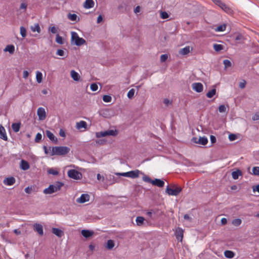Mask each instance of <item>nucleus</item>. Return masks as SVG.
Instances as JSON below:
<instances>
[{"label":"nucleus","mask_w":259,"mask_h":259,"mask_svg":"<svg viewBox=\"0 0 259 259\" xmlns=\"http://www.w3.org/2000/svg\"><path fill=\"white\" fill-rule=\"evenodd\" d=\"M70 150V148L66 146L53 147L51 155H64L68 153Z\"/></svg>","instance_id":"1"},{"label":"nucleus","mask_w":259,"mask_h":259,"mask_svg":"<svg viewBox=\"0 0 259 259\" xmlns=\"http://www.w3.org/2000/svg\"><path fill=\"white\" fill-rule=\"evenodd\" d=\"M142 179L145 182L151 183L153 185L157 186L160 188L163 187L164 185V182L162 180L158 179L152 180L150 178L146 175L143 177Z\"/></svg>","instance_id":"2"},{"label":"nucleus","mask_w":259,"mask_h":259,"mask_svg":"<svg viewBox=\"0 0 259 259\" xmlns=\"http://www.w3.org/2000/svg\"><path fill=\"white\" fill-rule=\"evenodd\" d=\"M71 41L76 46H80L85 43V40L81 37H79L78 34L74 31L71 32Z\"/></svg>","instance_id":"3"},{"label":"nucleus","mask_w":259,"mask_h":259,"mask_svg":"<svg viewBox=\"0 0 259 259\" xmlns=\"http://www.w3.org/2000/svg\"><path fill=\"white\" fill-rule=\"evenodd\" d=\"M118 132L117 130H109L106 131H101L100 132H97L96 133V136L97 138H99L101 137H104L108 136H116L117 135Z\"/></svg>","instance_id":"4"},{"label":"nucleus","mask_w":259,"mask_h":259,"mask_svg":"<svg viewBox=\"0 0 259 259\" xmlns=\"http://www.w3.org/2000/svg\"><path fill=\"white\" fill-rule=\"evenodd\" d=\"M118 132L117 130H109L106 131H101L100 132H97L96 133V136L97 138H99L101 137H104L108 136H116L117 135Z\"/></svg>","instance_id":"5"},{"label":"nucleus","mask_w":259,"mask_h":259,"mask_svg":"<svg viewBox=\"0 0 259 259\" xmlns=\"http://www.w3.org/2000/svg\"><path fill=\"white\" fill-rule=\"evenodd\" d=\"M173 188L169 187L168 186L166 188L165 192L169 195L177 196L182 191V188L179 187L172 186Z\"/></svg>","instance_id":"6"},{"label":"nucleus","mask_w":259,"mask_h":259,"mask_svg":"<svg viewBox=\"0 0 259 259\" xmlns=\"http://www.w3.org/2000/svg\"><path fill=\"white\" fill-rule=\"evenodd\" d=\"M68 176L69 178L74 180H80L82 178V174L75 169H70L68 170Z\"/></svg>","instance_id":"7"},{"label":"nucleus","mask_w":259,"mask_h":259,"mask_svg":"<svg viewBox=\"0 0 259 259\" xmlns=\"http://www.w3.org/2000/svg\"><path fill=\"white\" fill-rule=\"evenodd\" d=\"M192 142L200 144L202 145H205L208 143V140L205 137H200L199 139L196 137H193L192 140Z\"/></svg>","instance_id":"8"},{"label":"nucleus","mask_w":259,"mask_h":259,"mask_svg":"<svg viewBox=\"0 0 259 259\" xmlns=\"http://www.w3.org/2000/svg\"><path fill=\"white\" fill-rule=\"evenodd\" d=\"M33 228L35 232H36L39 236H42L44 235L42 226L38 223H35L33 225Z\"/></svg>","instance_id":"9"},{"label":"nucleus","mask_w":259,"mask_h":259,"mask_svg":"<svg viewBox=\"0 0 259 259\" xmlns=\"http://www.w3.org/2000/svg\"><path fill=\"white\" fill-rule=\"evenodd\" d=\"M192 89L197 93H201L203 89V84L200 82H195L192 84Z\"/></svg>","instance_id":"10"},{"label":"nucleus","mask_w":259,"mask_h":259,"mask_svg":"<svg viewBox=\"0 0 259 259\" xmlns=\"http://www.w3.org/2000/svg\"><path fill=\"white\" fill-rule=\"evenodd\" d=\"M90 200V196L88 194H82L81 196L76 199V202L79 203H83Z\"/></svg>","instance_id":"11"},{"label":"nucleus","mask_w":259,"mask_h":259,"mask_svg":"<svg viewBox=\"0 0 259 259\" xmlns=\"http://www.w3.org/2000/svg\"><path fill=\"white\" fill-rule=\"evenodd\" d=\"M183 233L184 231L182 228L178 227L176 231V236L178 240L182 241V239L183 238Z\"/></svg>","instance_id":"12"},{"label":"nucleus","mask_w":259,"mask_h":259,"mask_svg":"<svg viewBox=\"0 0 259 259\" xmlns=\"http://www.w3.org/2000/svg\"><path fill=\"white\" fill-rule=\"evenodd\" d=\"M15 179L13 177H11L5 179L3 183L6 185L12 186L15 184Z\"/></svg>","instance_id":"13"},{"label":"nucleus","mask_w":259,"mask_h":259,"mask_svg":"<svg viewBox=\"0 0 259 259\" xmlns=\"http://www.w3.org/2000/svg\"><path fill=\"white\" fill-rule=\"evenodd\" d=\"M141 173L142 174L139 170L137 169L135 170H132L128 171V177L129 178L132 179L137 178L139 177V174Z\"/></svg>","instance_id":"14"},{"label":"nucleus","mask_w":259,"mask_h":259,"mask_svg":"<svg viewBox=\"0 0 259 259\" xmlns=\"http://www.w3.org/2000/svg\"><path fill=\"white\" fill-rule=\"evenodd\" d=\"M0 138L6 141L8 140L6 130L1 125H0Z\"/></svg>","instance_id":"15"},{"label":"nucleus","mask_w":259,"mask_h":259,"mask_svg":"<svg viewBox=\"0 0 259 259\" xmlns=\"http://www.w3.org/2000/svg\"><path fill=\"white\" fill-rule=\"evenodd\" d=\"M52 232L58 237H61L64 235L63 231L58 228H53Z\"/></svg>","instance_id":"16"},{"label":"nucleus","mask_w":259,"mask_h":259,"mask_svg":"<svg viewBox=\"0 0 259 259\" xmlns=\"http://www.w3.org/2000/svg\"><path fill=\"white\" fill-rule=\"evenodd\" d=\"M54 187L53 185H50L49 187L44 190V193L46 194H51L55 192Z\"/></svg>","instance_id":"17"},{"label":"nucleus","mask_w":259,"mask_h":259,"mask_svg":"<svg viewBox=\"0 0 259 259\" xmlns=\"http://www.w3.org/2000/svg\"><path fill=\"white\" fill-rule=\"evenodd\" d=\"M47 136L52 141L55 142L56 144L57 143V138H56L54 134L50 131H46V132Z\"/></svg>","instance_id":"18"},{"label":"nucleus","mask_w":259,"mask_h":259,"mask_svg":"<svg viewBox=\"0 0 259 259\" xmlns=\"http://www.w3.org/2000/svg\"><path fill=\"white\" fill-rule=\"evenodd\" d=\"M94 2L93 0H85L83 6L85 9H91L94 7Z\"/></svg>","instance_id":"19"},{"label":"nucleus","mask_w":259,"mask_h":259,"mask_svg":"<svg viewBox=\"0 0 259 259\" xmlns=\"http://www.w3.org/2000/svg\"><path fill=\"white\" fill-rule=\"evenodd\" d=\"M70 75L74 81H78L80 79V75L74 70L70 71Z\"/></svg>","instance_id":"20"},{"label":"nucleus","mask_w":259,"mask_h":259,"mask_svg":"<svg viewBox=\"0 0 259 259\" xmlns=\"http://www.w3.org/2000/svg\"><path fill=\"white\" fill-rule=\"evenodd\" d=\"M20 167L22 169L26 170L29 168L30 166L28 162L24 160L21 161Z\"/></svg>","instance_id":"21"},{"label":"nucleus","mask_w":259,"mask_h":259,"mask_svg":"<svg viewBox=\"0 0 259 259\" xmlns=\"http://www.w3.org/2000/svg\"><path fill=\"white\" fill-rule=\"evenodd\" d=\"M87 124L84 121H80L76 123V127L78 130H80L82 128L84 129L87 128Z\"/></svg>","instance_id":"22"},{"label":"nucleus","mask_w":259,"mask_h":259,"mask_svg":"<svg viewBox=\"0 0 259 259\" xmlns=\"http://www.w3.org/2000/svg\"><path fill=\"white\" fill-rule=\"evenodd\" d=\"M81 234L85 238H89L94 234V232L88 230H82L81 231Z\"/></svg>","instance_id":"23"},{"label":"nucleus","mask_w":259,"mask_h":259,"mask_svg":"<svg viewBox=\"0 0 259 259\" xmlns=\"http://www.w3.org/2000/svg\"><path fill=\"white\" fill-rule=\"evenodd\" d=\"M67 18L72 21H78L79 20V18L75 14L69 13L67 15Z\"/></svg>","instance_id":"24"},{"label":"nucleus","mask_w":259,"mask_h":259,"mask_svg":"<svg viewBox=\"0 0 259 259\" xmlns=\"http://www.w3.org/2000/svg\"><path fill=\"white\" fill-rule=\"evenodd\" d=\"M220 8L229 14H231L233 12L232 9L224 3L223 4Z\"/></svg>","instance_id":"25"},{"label":"nucleus","mask_w":259,"mask_h":259,"mask_svg":"<svg viewBox=\"0 0 259 259\" xmlns=\"http://www.w3.org/2000/svg\"><path fill=\"white\" fill-rule=\"evenodd\" d=\"M30 29L33 32H37L38 33H40L41 31L40 27L39 24L38 23H35L34 24V25L31 26L30 27Z\"/></svg>","instance_id":"26"},{"label":"nucleus","mask_w":259,"mask_h":259,"mask_svg":"<svg viewBox=\"0 0 259 259\" xmlns=\"http://www.w3.org/2000/svg\"><path fill=\"white\" fill-rule=\"evenodd\" d=\"M21 126V122L13 123L12 124V128L14 132L17 133L19 131Z\"/></svg>","instance_id":"27"},{"label":"nucleus","mask_w":259,"mask_h":259,"mask_svg":"<svg viewBox=\"0 0 259 259\" xmlns=\"http://www.w3.org/2000/svg\"><path fill=\"white\" fill-rule=\"evenodd\" d=\"M242 173L241 170L238 169L232 172V176L233 179L237 180L238 179L239 176H241Z\"/></svg>","instance_id":"28"},{"label":"nucleus","mask_w":259,"mask_h":259,"mask_svg":"<svg viewBox=\"0 0 259 259\" xmlns=\"http://www.w3.org/2000/svg\"><path fill=\"white\" fill-rule=\"evenodd\" d=\"M190 52V47L189 46L185 47V48L181 49L179 51V53L182 55H185L188 54Z\"/></svg>","instance_id":"29"},{"label":"nucleus","mask_w":259,"mask_h":259,"mask_svg":"<svg viewBox=\"0 0 259 259\" xmlns=\"http://www.w3.org/2000/svg\"><path fill=\"white\" fill-rule=\"evenodd\" d=\"M15 51V47L13 45H10L6 46L4 49L5 52H8L10 54H13Z\"/></svg>","instance_id":"30"},{"label":"nucleus","mask_w":259,"mask_h":259,"mask_svg":"<svg viewBox=\"0 0 259 259\" xmlns=\"http://www.w3.org/2000/svg\"><path fill=\"white\" fill-rule=\"evenodd\" d=\"M63 183L60 182H57L54 184H53L55 189V191H56V192L60 190L61 187L63 186Z\"/></svg>","instance_id":"31"},{"label":"nucleus","mask_w":259,"mask_h":259,"mask_svg":"<svg viewBox=\"0 0 259 259\" xmlns=\"http://www.w3.org/2000/svg\"><path fill=\"white\" fill-rule=\"evenodd\" d=\"M36 79L38 83H41L42 80V74L41 72L37 71L36 72Z\"/></svg>","instance_id":"32"},{"label":"nucleus","mask_w":259,"mask_h":259,"mask_svg":"<svg viewBox=\"0 0 259 259\" xmlns=\"http://www.w3.org/2000/svg\"><path fill=\"white\" fill-rule=\"evenodd\" d=\"M224 255L227 258H231L234 256L235 253L232 251L226 250L224 252Z\"/></svg>","instance_id":"33"},{"label":"nucleus","mask_w":259,"mask_h":259,"mask_svg":"<svg viewBox=\"0 0 259 259\" xmlns=\"http://www.w3.org/2000/svg\"><path fill=\"white\" fill-rule=\"evenodd\" d=\"M145 219L143 217H137L136 220L138 226H142L143 224Z\"/></svg>","instance_id":"34"},{"label":"nucleus","mask_w":259,"mask_h":259,"mask_svg":"<svg viewBox=\"0 0 259 259\" xmlns=\"http://www.w3.org/2000/svg\"><path fill=\"white\" fill-rule=\"evenodd\" d=\"M114 242L112 240H109L107 242L106 247L108 249H112L114 246Z\"/></svg>","instance_id":"35"},{"label":"nucleus","mask_w":259,"mask_h":259,"mask_svg":"<svg viewBox=\"0 0 259 259\" xmlns=\"http://www.w3.org/2000/svg\"><path fill=\"white\" fill-rule=\"evenodd\" d=\"M216 94L215 89H213L209 91L207 94L206 96L208 98H211Z\"/></svg>","instance_id":"36"},{"label":"nucleus","mask_w":259,"mask_h":259,"mask_svg":"<svg viewBox=\"0 0 259 259\" xmlns=\"http://www.w3.org/2000/svg\"><path fill=\"white\" fill-rule=\"evenodd\" d=\"M214 50L217 52H219L223 49V46L220 44H215L213 46Z\"/></svg>","instance_id":"37"},{"label":"nucleus","mask_w":259,"mask_h":259,"mask_svg":"<svg viewBox=\"0 0 259 259\" xmlns=\"http://www.w3.org/2000/svg\"><path fill=\"white\" fill-rule=\"evenodd\" d=\"M242 221L240 219H236L232 221V224L235 226H239L241 225Z\"/></svg>","instance_id":"38"},{"label":"nucleus","mask_w":259,"mask_h":259,"mask_svg":"<svg viewBox=\"0 0 259 259\" xmlns=\"http://www.w3.org/2000/svg\"><path fill=\"white\" fill-rule=\"evenodd\" d=\"M226 25L225 24L221 25L218 26L215 29V31L218 32H222L225 30Z\"/></svg>","instance_id":"39"},{"label":"nucleus","mask_w":259,"mask_h":259,"mask_svg":"<svg viewBox=\"0 0 259 259\" xmlns=\"http://www.w3.org/2000/svg\"><path fill=\"white\" fill-rule=\"evenodd\" d=\"M56 41L57 43L60 45H63L64 44L63 38L59 34L56 35Z\"/></svg>","instance_id":"40"},{"label":"nucleus","mask_w":259,"mask_h":259,"mask_svg":"<svg viewBox=\"0 0 259 259\" xmlns=\"http://www.w3.org/2000/svg\"><path fill=\"white\" fill-rule=\"evenodd\" d=\"M20 34L22 37H25L26 36V30L23 26H21L20 28Z\"/></svg>","instance_id":"41"},{"label":"nucleus","mask_w":259,"mask_h":259,"mask_svg":"<svg viewBox=\"0 0 259 259\" xmlns=\"http://www.w3.org/2000/svg\"><path fill=\"white\" fill-rule=\"evenodd\" d=\"M103 100L106 103L110 102L111 101V97L109 95H104L103 97Z\"/></svg>","instance_id":"42"},{"label":"nucleus","mask_w":259,"mask_h":259,"mask_svg":"<svg viewBox=\"0 0 259 259\" xmlns=\"http://www.w3.org/2000/svg\"><path fill=\"white\" fill-rule=\"evenodd\" d=\"M135 94V90L134 89H131L127 93V97L129 99H132Z\"/></svg>","instance_id":"43"},{"label":"nucleus","mask_w":259,"mask_h":259,"mask_svg":"<svg viewBox=\"0 0 259 259\" xmlns=\"http://www.w3.org/2000/svg\"><path fill=\"white\" fill-rule=\"evenodd\" d=\"M227 107L225 105H221L219 107V111L221 113L226 111Z\"/></svg>","instance_id":"44"},{"label":"nucleus","mask_w":259,"mask_h":259,"mask_svg":"<svg viewBox=\"0 0 259 259\" xmlns=\"http://www.w3.org/2000/svg\"><path fill=\"white\" fill-rule=\"evenodd\" d=\"M252 172H253V174L255 176H259V167L258 166L253 167L252 168Z\"/></svg>","instance_id":"45"},{"label":"nucleus","mask_w":259,"mask_h":259,"mask_svg":"<svg viewBox=\"0 0 259 259\" xmlns=\"http://www.w3.org/2000/svg\"><path fill=\"white\" fill-rule=\"evenodd\" d=\"M223 64H224L225 68H227L231 66V62L227 59L223 61Z\"/></svg>","instance_id":"46"},{"label":"nucleus","mask_w":259,"mask_h":259,"mask_svg":"<svg viewBox=\"0 0 259 259\" xmlns=\"http://www.w3.org/2000/svg\"><path fill=\"white\" fill-rule=\"evenodd\" d=\"M42 138V136L40 133H37L35 138V142L36 143H39Z\"/></svg>","instance_id":"47"},{"label":"nucleus","mask_w":259,"mask_h":259,"mask_svg":"<svg viewBox=\"0 0 259 259\" xmlns=\"http://www.w3.org/2000/svg\"><path fill=\"white\" fill-rule=\"evenodd\" d=\"M27 7V5L25 3H22L20 6V9L22 10L23 12H25Z\"/></svg>","instance_id":"48"},{"label":"nucleus","mask_w":259,"mask_h":259,"mask_svg":"<svg viewBox=\"0 0 259 259\" xmlns=\"http://www.w3.org/2000/svg\"><path fill=\"white\" fill-rule=\"evenodd\" d=\"M90 88H91V90L92 91H97L98 89V86L96 83H94L91 84Z\"/></svg>","instance_id":"49"},{"label":"nucleus","mask_w":259,"mask_h":259,"mask_svg":"<svg viewBox=\"0 0 259 259\" xmlns=\"http://www.w3.org/2000/svg\"><path fill=\"white\" fill-rule=\"evenodd\" d=\"M48 172L49 174H52L53 175H57L58 174V172L53 168L49 169L48 170Z\"/></svg>","instance_id":"50"},{"label":"nucleus","mask_w":259,"mask_h":259,"mask_svg":"<svg viewBox=\"0 0 259 259\" xmlns=\"http://www.w3.org/2000/svg\"><path fill=\"white\" fill-rule=\"evenodd\" d=\"M212 1L217 6H218L220 8L222 6L223 3L221 0H212Z\"/></svg>","instance_id":"51"},{"label":"nucleus","mask_w":259,"mask_h":259,"mask_svg":"<svg viewBox=\"0 0 259 259\" xmlns=\"http://www.w3.org/2000/svg\"><path fill=\"white\" fill-rule=\"evenodd\" d=\"M212 1L217 6H218L220 8L222 6L223 3L221 0H212Z\"/></svg>","instance_id":"52"},{"label":"nucleus","mask_w":259,"mask_h":259,"mask_svg":"<svg viewBox=\"0 0 259 259\" xmlns=\"http://www.w3.org/2000/svg\"><path fill=\"white\" fill-rule=\"evenodd\" d=\"M168 58V56L166 54H163L160 56V61L162 62H165Z\"/></svg>","instance_id":"53"},{"label":"nucleus","mask_w":259,"mask_h":259,"mask_svg":"<svg viewBox=\"0 0 259 259\" xmlns=\"http://www.w3.org/2000/svg\"><path fill=\"white\" fill-rule=\"evenodd\" d=\"M236 138H237V136L235 134H231L229 135V139L230 141H231L235 140L236 139Z\"/></svg>","instance_id":"54"},{"label":"nucleus","mask_w":259,"mask_h":259,"mask_svg":"<svg viewBox=\"0 0 259 259\" xmlns=\"http://www.w3.org/2000/svg\"><path fill=\"white\" fill-rule=\"evenodd\" d=\"M56 54L60 56H64L65 55V52L63 50L59 49L57 50Z\"/></svg>","instance_id":"55"},{"label":"nucleus","mask_w":259,"mask_h":259,"mask_svg":"<svg viewBox=\"0 0 259 259\" xmlns=\"http://www.w3.org/2000/svg\"><path fill=\"white\" fill-rule=\"evenodd\" d=\"M49 30L54 34L57 33V29L55 26L50 27Z\"/></svg>","instance_id":"56"},{"label":"nucleus","mask_w":259,"mask_h":259,"mask_svg":"<svg viewBox=\"0 0 259 259\" xmlns=\"http://www.w3.org/2000/svg\"><path fill=\"white\" fill-rule=\"evenodd\" d=\"M115 175L117 176H123V177H128V171L126 172H116L115 173Z\"/></svg>","instance_id":"57"},{"label":"nucleus","mask_w":259,"mask_h":259,"mask_svg":"<svg viewBox=\"0 0 259 259\" xmlns=\"http://www.w3.org/2000/svg\"><path fill=\"white\" fill-rule=\"evenodd\" d=\"M161 17L162 19H166L168 17V15L165 12H162L161 13Z\"/></svg>","instance_id":"58"},{"label":"nucleus","mask_w":259,"mask_h":259,"mask_svg":"<svg viewBox=\"0 0 259 259\" xmlns=\"http://www.w3.org/2000/svg\"><path fill=\"white\" fill-rule=\"evenodd\" d=\"M163 103L166 106H168L171 104V101L168 99H164L163 100Z\"/></svg>","instance_id":"59"},{"label":"nucleus","mask_w":259,"mask_h":259,"mask_svg":"<svg viewBox=\"0 0 259 259\" xmlns=\"http://www.w3.org/2000/svg\"><path fill=\"white\" fill-rule=\"evenodd\" d=\"M246 81L243 80L242 82H240L239 84V87L241 89H243L245 87L246 85Z\"/></svg>","instance_id":"60"},{"label":"nucleus","mask_w":259,"mask_h":259,"mask_svg":"<svg viewBox=\"0 0 259 259\" xmlns=\"http://www.w3.org/2000/svg\"><path fill=\"white\" fill-rule=\"evenodd\" d=\"M37 113H46V111L45 108L42 107H39L38 108L37 111Z\"/></svg>","instance_id":"61"},{"label":"nucleus","mask_w":259,"mask_h":259,"mask_svg":"<svg viewBox=\"0 0 259 259\" xmlns=\"http://www.w3.org/2000/svg\"><path fill=\"white\" fill-rule=\"evenodd\" d=\"M32 190V187H27L25 189V192L27 194H30Z\"/></svg>","instance_id":"62"},{"label":"nucleus","mask_w":259,"mask_h":259,"mask_svg":"<svg viewBox=\"0 0 259 259\" xmlns=\"http://www.w3.org/2000/svg\"><path fill=\"white\" fill-rule=\"evenodd\" d=\"M210 139L212 144H214L216 142V138L214 136L211 135L210 137Z\"/></svg>","instance_id":"63"},{"label":"nucleus","mask_w":259,"mask_h":259,"mask_svg":"<svg viewBox=\"0 0 259 259\" xmlns=\"http://www.w3.org/2000/svg\"><path fill=\"white\" fill-rule=\"evenodd\" d=\"M59 135L62 137H65L66 135L64 131L62 129H60L59 131Z\"/></svg>","instance_id":"64"}]
</instances>
